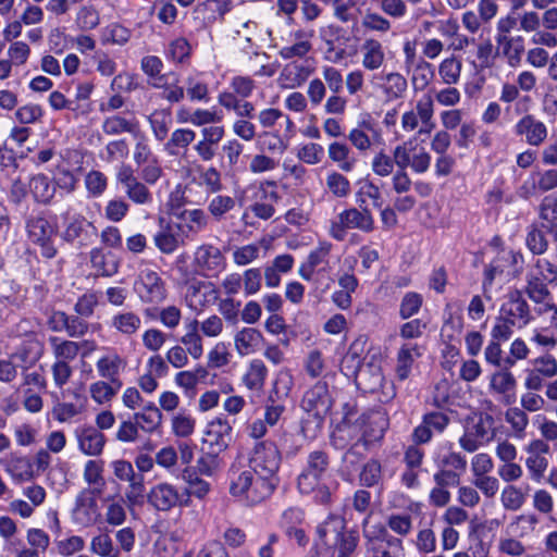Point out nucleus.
Listing matches in <instances>:
<instances>
[{
	"mask_svg": "<svg viewBox=\"0 0 557 557\" xmlns=\"http://www.w3.org/2000/svg\"><path fill=\"white\" fill-rule=\"evenodd\" d=\"M330 458L323 450L311 451L306 466L297 478V488L300 494L311 496L315 504L330 506L338 484H329L325 476L329 471Z\"/></svg>",
	"mask_w": 557,
	"mask_h": 557,
	"instance_id": "nucleus-1",
	"label": "nucleus"
},
{
	"mask_svg": "<svg viewBox=\"0 0 557 557\" xmlns=\"http://www.w3.org/2000/svg\"><path fill=\"white\" fill-rule=\"evenodd\" d=\"M331 407L329 384L324 380L318 381L306 391L301 399V408L307 413V417L301 419V433L306 438H314L318 435Z\"/></svg>",
	"mask_w": 557,
	"mask_h": 557,
	"instance_id": "nucleus-2",
	"label": "nucleus"
},
{
	"mask_svg": "<svg viewBox=\"0 0 557 557\" xmlns=\"http://www.w3.org/2000/svg\"><path fill=\"white\" fill-rule=\"evenodd\" d=\"M277 484L252 470L234 468L230 472V493L248 505H257L269 498Z\"/></svg>",
	"mask_w": 557,
	"mask_h": 557,
	"instance_id": "nucleus-3",
	"label": "nucleus"
},
{
	"mask_svg": "<svg viewBox=\"0 0 557 557\" xmlns=\"http://www.w3.org/2000/svg\"><path fill=\"white\" fill-rule=\"evenodd\" d=\"M557 280V267L545 258H537L529 268L524 292L534 304H544L550 292L547 284Z\"/></svg>",
	"mask_w": 557,
	"mask_h": 557,
	"instance_id": "nucleus-4",
	"label": "nucleus"
},
{
	"mask_svg": "<svg viewBox=\"0 0 557 557\" xmlns=\"http://www.w3.org/2000/svg\"><path fill=\"white\" fill-rule=\"evenodd\" d=\"M433 116V97L431 95H424L419 100H417L412 109L405 111L401 114V129L405 133H412L418 131L420 136L430 135L435 128Z\"/></svg>",
	"mask_w": 557,
	"mask_h": 557,
	"instance_id": "nucleus-5",
	"label": "nucleus"
},
{
	"mask_svg": "<svg viewBox=\"0 0 557 557\" xmlns=\"http://www.w3.org/2000/svg\"><path fill=\"white\" fill-rule=\"evenodd\" d=\"M359 230L371 233L374 230V219L368 208H349L337 214L331 223L330 233L333 238L343 240L347 230Z\"/></svg>",
	"mask_w": 557,
	"mask_h": 557,
	"instance_id": "nucleus-6",
	"label": "nucleus"
},
{
	"mask_svg": "<svg viewBox=\"0 0 557 557\" xmlns=\"http://www.w3.org/2000/svg\"><path fill=\"white\" fill-rule=\"evenodd\" d=\"M281 463V456L276 445L272 442L258 443L249 459V467L245 470H252L264 478L278 483L277 470Z\"/></svg>",
	"mask_w": 557,
	"mask_h": 557,
	"instance_id": "nucleus-7",
	"label": "nucleus"
},
{
	"mask_svg": "<svg viewBox=\"0 0 557 557\" xmlns=\"http://www.w3.org/2000/svg\"><path fill=\"white\" fill-rule=\"evenodd\" d=\"M363 536L366 539L364 557H400L404 555L403 541L388 535L383 527H380L376 534L367 527V520H364Z\"/></svg>",
	"mask_w": 557,
	"mask_h": 557,
	"instance_id": "nucleus-8",
	"label": "nucleus"
},
{
	"mask_svg": "<svg viewBox=\"0 0 557 557\" xmlns=\"http://www.w3.org/2000/svg\"><path fill=\"white\" fill-rule=\"evenodd\" d=\"M393 154L397 168H411L417 174L425 173L431 165V154L424 147L419 146L414 137L397 145Z\"/></svg>",
	"mask_w": 557,
	"mask_h": 557,
	"instance_id": "nucleus-9",
	"label": "nucleus"
},
{
	"mask_svg": "<svg viewBox=\"0 0 557 557\" xmlns=\"http://www.w3.org/2000/svg\"><path fill=\"white\" fill-rule=\"evenodd\" d=\"M98 494L89 488H83L76 496L71 518L74 524L81 528H90L101 521V509L98 504Z\"/></svg>",
	"mask_w": 557,
	"mask_h": 557,
	"instance_id": "nucleus-10",
	"label": "nucleus"
},
{
	"mask_svg": "<svg viewBox=\"0 0 557 557\" xmlns=\"http://www.w3.org/2000/svg\"><path fill=\"white\" fill-rule=\"evenodd\" d=\"M524 465L529 473V478L540 483L548 469L549 460L547 455L550 453L549 445L540 438L531 440L525 446Z\"/></svg>",
	"mask_w": 557,
	"mask_h": 557,
	"instance_id": "nucleus-11",
	"label": "nucleus"
},
{
	"mask_svg": "<svg viewBox=\"0 0 557 557\" xmlns=\"http://www.w3.org/2000/svg\"><path fill=\"white\" fill-rule=\"evenodd\" d=\"M314 72L315 65L313 60H290L282 67L276 82L281 89H297L301 87Z\"/></svg>",
	"mask_w": 557,
	"mask_h": 557,
	"instance_id": "nucleus-12",
	"label": "nucleus"
},
{
	"mask_svg": "<svg viewBox=\"0 0 557 557\" xmlns=\"http://www.w3.org/2000/svg\"><path fill=\"white\" fill-rule=\"evenodd\" d=\"M194 265L206 277H215L225 269L221 249L212 244H202L194 252Z\"/></svg>",
	"mask_w": 557,
	"mask_h": 557,
	"instance_id": "nucleus-13",
	"label": "nucleus"
},
{
	"mask_svg": "<svg viewBox=\"0 0 557 557\" xmlns=\"http://www.w3.org/2000/svg\"><path fill=\"white\" fill-rule=\"evenodd\" d=\"M500 314L508 321L517 324L518 329L525 327L534 320L531 307L519 289L508 293L506 300L500 307Z\"/></svg>",
	"mask_w": 557,
	"mask_h": 557,
	"instance_id": "nucleus-14",
	"label": "nucleus"
},
{
	"mask_svg": "<svg viewBox=\"0 0 557 557\" xmlns=\"http://www.w3.org/2000/svg\"><path fill=\"white\" fill-rule=\"evenodd\" d=\"M135 288L140 299L147 304H160L166 298L163 280L150 269H145L139 273Z\"/></svg>",
	"mask_w": 557,
	"mask_h": 557,
	"instance_id": "nucleus-15",
	"label": "nucleus"
},
{
	"mask_svg": "<svg viewBox=\"0 0 557 557\" xmlns=\"http://www.w3.org/2000/svg\"><path fill=\"white\" fill-rule=\"evenodd\" d=\"M147 499L154 509L160 511H169L177 505H189V498L182 500L177 488L165 482L152 486L147 495Z\"/></svg>",
	"mask_w": 557,
	"mask_h": 557,
	"instance_id": "nucleus-16",
	"label": "nucleus"
},
{
	"mask_svg": "<svg viewBox=\"0 0 557 557\" xmlns=\"http://www.w3.org/2000/svg\"><path fill=\"white\" fill-rule=\"evenodd\" d=\"M372 82L386 101L401 99L408 89V82L406 77L398 72H382L380 74H374Z\"/></svg>",
	"mask_w": 557,
	"mask_h": 557,
	"instance_id": "nucleus-17",
	"label": "nucleus"
},
{
	"mask_svg": "<svg viewBox=\"0 0 557 557\" xmlns=\"http://www.w3.org/2000/svg\"><path fill=\"white\" fill-rule=\"evenodd\" d=\"M225 136L224 126H206L200 129V139L194 145V150L203 162L212 161L218 146Z\"/></svg>",
	"mask_w": 557,
	"mask_h": 557,
	"instance_id": "nucleus-18",
	"label": "nucleus"
},
{
	"mask_svg": "<svg viewBox=\"0 0 557 557\" xmlns=\"http://www.w3.org/2000/svg\"><path fill=\"white\" fill-rule=\"evenodd\" d=\"M381 131L377 124L371 119H364L358 122L357 126L351 128L348 134V140L359 151H368L374 143L381 140Z\"/></svg>",
	"mask_w": 557,
	"mask_h": 557,
	"instance_id": "nucleus-19",
	"label": "nucleus"
},
{
	"mask_svg": "<svg viewBox=\"0 0 557 557\" xmlns=\"http://www.w3.org/2000/svg\"><path fill=\"white\" fill-rule=\"evenodd\" d=\"M232 441V426L221 418L210 421L203 433V443L207 444L213 453L224 450Z\"/></svg>",
	"mask_w": 557,
	"mask_h": 557,
	"instance_id": "nucleus-20",
	"label": "nucleus"
},
{
	"mask_svg": "<svg viewBox=\"0 0 557 557\" xmlns=\"http://www.w3.org/2000/svg\"><path fill=\"white\" fill-rule=\"evenodd\" d=\"M360 423L362 429L361 442L366 448H368L369 445L381 441L388 428V419L386 414L381 411L362 414Z\"/></svg>",
	"mask_w": 557,
	"mask_h": 557,
	"instance_id": "nucleus-21",
	"label": "nucleus"
},
{
	"mask_svg": "<svg viewBox=\"0 0 557 557\" xmlns=\"http://www.w3.org/2000/svg\"><path fill=\"white\" fill-rule=\"evenodd\" d=\"M449 423L447 414L438 411L423 416L422 422L413 430L412 441L416 444H425L431 441L433 433H442Z\"/></svg>",
	"mask_w": 557,
	"mask_h": 557,
	"instance_id": "nucleus-22",
	"label": "nucleus"
},
{
	"mask_svg": "<svg viewBox=\"0 0 557 557\" xmlns=\"http://www.w3.org/2000/svg\"><path fill=\"white\" fill-rule=\"evenodd\" d=\"M29 238L41 247V253L46 258H52L55 255V249L51 245V236L54 233L53 227L42 216L32 219L27 224Z\"/></svg>",
	"mask_w": 557,
	"mask_h": 557,
	"instance_id": "nucleus-23",
	"label": "nucleus"
},
{
	"mask_svg": "<svg viewBox=\"0 0 557 557\" xmlns=\"http://www.w3.org/2000/svg\"><path fill=\"white\" fill-rule=\"evenodd\" d=\"M386 52L383 44L373 37L366 38L360 46V63L364 71L376 72L384 66Z\"/></svg>",
	"mask_w": 557,
	"mask_h": 557,
	"instance_id": "nucleus-24",
	"label": "nucleus"
},
{
	"mask_svg": "<svg viewBox=\"0 0 557 557\" xmlns=\"http://www.w3.org/2000/svg\"><path fill=\"white\" fill-rule=\"evenodd\" d=\"M292 42L278 50L283 60L302 59L312 50L313 32L297 29L290 34Z\"/></svg>",
	"mask_w": 557,
	"mask_h": 557,
	"instance_id": "nucleus-25",
	"label": "nucleus"
},
{
	"mask_svg": "<svg viewBox=\"0 0 557 557\" xmlns=\"http://www.w3.org/2000/svg\"><path fill=\"white\" fill-rule=\"evenodd\" d=\"M422 356V346L412 342H405L396 354L395 373L398 380L405 381L409 377L413 364Z\"/></svg>",
	"mask_w": 557,
	"mask_h": 557,
	"instance_id": "nucleus-26",
	"label": "nucleus"
},
{
	"mask_svg": "<svg viewBox=\"0 0 557 557\" xmlns=\"http://www.w3.org/2000/svg\"><path fill=\"white\" fill-rule=\"evenodd\" d=\"M515 133L518 136H524L525 141L531 146H540L547 138V127L533 115L522 116L515 125Z\"/></svg>",
	"mask_w": 557,
	"mask_h": 557,
	"instance_id": "nucleus-27",
	"label": "nucleus"
},
{
	"mask_svg": "<svg viewBox=\"0 0 557 557\" xmlns=\"http://www.w3.org/2000/svg\"><path fill=\"white\" fill-rule=\"evenodd\" d=\"M75 436L78 443V448L83 454L92 457H97L102 454L106 437L98 429L91 425L82 426L75 430Z\"/></svg>",
	"mask_w": 557,
	"mask_h": 557,
	"instance_id": "nucleus-28",
	"label": "nucleus"
},
{
	"mask_svg": "<svg viewBox=\"0 0 557 557\" xmlns=\"http://www.w3.org/2000/svg\"><path fill=\"white\" fill-rule=\"evenodd\" d=\"M160 230L153 236L156 247L165 255L173 253L184 244V236L177 230L176 224L164 223V219H159Z\"/></svg>",
	"mask_w": 557,
	"mask_h": 557,
	"instance_id": "nucleus-29",
	"label": "nucleus"
},
{
	"mask_svg": "<svg viewBox=\"0 0 557 557\" xmlns=\"http://www.w3.org/2000/svg\"><path fill=\"white\" fill-rule=\"evenodd\" d=\"M264 337L255 327L246 326L238 330L234 335V348L239 357L256 354L262 346Z\"/></svg>",
	"mask_w": 557,
	"mask_h": 557,
	"instance_id": "nucleus-30",
	"label": "nucleus"
},
{
	"mask_svg": "<svg viewBox=\"0 0 557 557\" xmlns=\"http://www.w3.org/2000/svg\"><path fill=\"white\" fill-rule=\"evenodd\" d=\"M127 361L116 351L110 350L101 356L96 362V369L102 380L115 383L121 381L120 375L125 370Z\"/></svg>",
	"mask_w": 557,
	"mask_h": 557,
	"instance_id": "nucleus-31",
	"label": "nucleus"
},
{
	"mask_svg": "<svg viewBox=\"0 0 557 557\" xmlns=\"http://www.w3.org/2000/svg\"><path fill=\"white\" fill-rule=\"evenodd\" d=\"M178 219L181 224H176L177 230L187 238L200 233L208 225V216L201 209H186L178 214Z\"/></svg>",
	"mask_w": 557,
	"mask_h": 557,
	"instance_id": "nucleus-32",
	"label": "nucleus"
},
{
	"mask_svg": "<svg viewBox=\"0 0 557 557\" xmlns=\"http://www.w3.org/2000/svg\"><path fill=\"white\" fill-rule=\"evenodd\" d=\"M133 419L140 430L151 434L161 428L163 414L153 403L149 401L140 411L134 413Z\"/></svg>",
	"mask_w": 557,
	"mask_h": 557,
	"instance_id": "nucleus-33",
	"label": "nucleus"
},
{
	"mask_svg": "<svg viewBox=\"0 0 557 557\" xmlns=\"http://www.w3.org/2000/svg\"><path fill=\"white\" fill-rule=\"evenodd\" d=\"M497 54L507 59L510 65L520 62L524 52V41L521 36L495 37Z\"/></svg>",
	"mask_w": 557,
	"mask_h": 557,
	"instance_id": "nucleus-34",
	"label": "nucleus"
},
{
	"mask_svg": "<svg viewBox=\"0 0 557 557\" xmlns=\"http://www.w3.org/2000/svg\"><path fill=\"white\" fill-rule=\"evenodd\" d=\"M345 521L338 516L331 515L317 528L320 541L331 547L334 546L339 536L345 532Z\"/></svg>",
	"mask_w": 557,
	"mask_h": 557,
	"instance_id": "nucleus-35",
	"label": "nucleus"
},
{
	"mask_svg": "<svg viewBox=\"0 0 557 557\" xmlns=\"http://www.w3.org/2000/svg\"><path fill=\"white\" fill-rule=\"evenodd\" d=\"M488 387L492 393L502 395L509 403V395L515 393L517 380L510 370L500 369L491 374Z\"/></svg>",
	"mask_w": 557,
	"mask_h": 557,
	"instance_id": "nucleus-36",
	"label": "nucleus"
},
{
	"mask_svg": "<svg viewBox=\"0 0 557 557\" xmlns=\"http://www.w3.org/2000/svg\"><path fill=\"white\" fill-rule=\"evenodd\" d=\"M502 261L511 262L512 264H518L522 262V256L518 252L509 251L506 255L498 257L495 259L488 267L485 268L484 271V281H483V293L486 299H491L490 289L492 287L493 281L497 275H500L504 272Z\"/></svg>",
	"mask_w": 557,
	"mask_h": 557,
	"instance_id": "nucleus-37",
	"label": "nucleus"
},
{
	"mask_svg": "<svg viewBox=\"0 0 557 557\" xmlns=\"http://www.w3.org/2000/svg\"><path fill=\"white\" fill-rule=\"evenodd\" d=\"M122 387V381L112 383L106 380H99L89 385L88 392L90 398L99 406L109 405Z\"/></svg>",
	"mask_w": 557,
	"mask_h": 557,
	"instance_id": "nucleus-38",
	"label": "nucleus"
},
{
	"mask_svg": "<svg viewBox=\"0 0 557 557\" xmlns=\"http://www.w3.org/2000/svg\"><path fill=\"white\" fill-rule=\"evenodd\" d=\"M355 380L360 389L366 393H373L382 386L384 376L379 366L366 364L357 371Z\"/></svg>",
	"mask_w": 557,
	"mask_h": 557,
	"instance_id": "nucleus-39",
	"label": "nucleus"
},
{
	"mask_svg": "<svg viewBox=\"0 0 557 557\" xmlns=\"http://www.w3.org/2000/svg\"><path fill=\"white\" fill-rule=\"evenodd\" d=\"M111 326L119 334L125 337H132L139 332L141 327V319L133 311H122L112 317Z\"/></svg>",
	"mask_w": 557,
	"mask_h": 557,
	"instance_id": "nucleus-40",
	"label": "nucleus"
},
{
	"mask_svg": "<svg viewBox=\"0 0 557 557\" xmlns=\"http://www.w3.org/2000/svg\"><path fill=\"white\" fill-rule=\"evenodd\" d=\"M257 120L263 128H272L280 120H283L287 138H290L295 132L293 120L277 108H264L260 110L257 114Z\"/></svg>",
	"mask_w": 557,
	"mask_h": 557,
	"instance_id": "nucleus-41",
	"label": "nucleus"
},
{
	"mask_svg": "<svg viewBox=\"0 0 557 557\" xmlns=\"http://www.w3.org/2000/svg\"><path fill=\"white\" fill-rule=\"evenodd\" d=\"M462 61L459 57L451 54L438 64V76L443 84L448 86L457 85L461 78Z\"/></svg>",
	"mask_w": 557,
	"mask_h": 557,
	"instance_id": "nucleus-42",
	"label": "nucleus"
},
{
	"mask_svg": "<svg viewBox=\"0 0 557 557\" xmlns=\"http://www.w3.org/2000/svg\"><path fill=\"white\" fill-rule=\"evenodd\" d=\"M83 478L89 486V491H95V494L100 495L106 486L103 462L96 459L88 460L84 466Z\"/></svg>",
	"mask_w": 557,
	"mask_h": 557,
	"instance_id": "nucleus-43",
	"label": "nucleus"
},
{
	"mask_svg": "<svg viewBox=\"0 0 557 557\" xmlns=\"http://www.w3.org/2000/svg\"><path fill=\"white\" fill-rule=\"evenodd\" d=\"M528 498V491L515 484H506L499 496L500 504L505 510L518 511L520 510Z\"/></svg>",
	"mask_w": 557,
	"mask_h": 557,
	"instance_id": "nucleus-44",
	"label": "nucleus"
},
{
	"mask_svg": "<svg viewBox=\"0 0 557 557\" xmlns=\"http://www.w3.org/2000/svg\"><path fill=\"white\" fill-rule=\"evenodd\" d=\"M4 467L5 471L15 481H29L34 478L33 465L26 457L11 455L5 459Z\"/></svg>",
	"mask_w": 557,
	"mask_h": 557,
	"instance_id": "nucleus-45",
	"label": "nucleus"
},
{
	"mask_svg": "<svg viewBox=\"0 0 557 557\" xmlns=\"http://www.w3.org/2000/svg\"><path fill=\"white\" fill-rule=\"evenodd\" d=\"M200 296H210L214 300L218 299V290L211 283L197 282L193 283L187 288L186 300L188 306L194 309L203 308L207 305L206 299H201Z\"/></svg>",
	"mask_w": 557,
	"mask_h": 557,
	"instance_id": "nucleus-46",
	"label": "nucleus"
},
{
	"mask_svg": "<svg viewBox=\"0 0 557 557\" xmlns=\"http://www.w3.org/2000/svg\"><path fill=\"white\" fill-rule=\"evenodd\" d=\"M196 138V132L190 128H176L172 132L164 148L170 156H178L182 150L186 151Z\"/></svg>",
	"mask_w": 557,
	"mask_h": 557,
	"instance_id": "nucleus-47",
	"label": "nucleus"
},
{
	"mask_svg": "<svg viewBox=\"0 0 557 557\" xmlns=\"http://www.w3.org/2000/svg\"><path fill=\"white\" fill-rule=\"evenodd\" d=\"M268 369L262 360L252 359L243 376L245 386L250 391H261L264 386Z\"/></svg>",
	"mask_w": 557,
	"mask_h": 557,
	"instance_id": "nucleus-48",
	"label": "nucleus"
},
{
	"mask_svg": "<svg viewBox=\"0 0 557 557\" xmlns=\"http://www.w3.org/2000/svg\"><path fill=\"white\" fill-rule=\"evenodd\" d=\"M29 190L37 201L48 203L54 197L55 185L47 175L39 173L29 180Z\"/></svg>",
	"mask_w": 557,
	"mask_h": 557,
	"instance_id": "nucleus-49",
	"label": "nucleus"
},
{
	"mask_svg": "<svg viewBox=\"0 0 557 557\" xmlns=\"http://www.w3.org/2000/svg\"><path fill=\"white\" fill-rule=\"evenodd\" d=\"M153 136L157 140L163 141L168 135L172 124V114L168 109H156L148 116Z\"/></svg>",
	"mask_w": 557,
	"mask_h": 557,
	"instance_id": "nucleus-50",
	"label": "nucleus"
},
{
	"mask_svg": "<svg viewBox=\"0 0 557 557\" xmlns=\"http://www.w3.org/2000/svg\"><path fill=\"white\" fill-rule=\"evenodd\" d=\"M137 129L138 123L135 120H128L119 114L108 116L102 123L103 133L110 136L123 133L134 134Z\"/></svg>",
	"mask_w": 557,
	"mask_h": 557,
	"instance_id": "nucleus-51",
	"label": "nucleus"
},
{
	"mask_svg": "<svg viewBox=\"0 0 557 557\" xmlns=\"http://www.w3.org/2000/svg\"><path fill=\"white\" fill-rule=\"evenodd\" d=\"M329 158L338 164L343 172H351L355 168L356 160L350 158V148L339 141H333L327 147Z\"/></svg>",
	"mask_w": 557,
	"mask_h": 557,
	"instance_id": "nucleus-52",
	"label": "nucleus"
},
{
	"mask_svg": "<svg viewBox=\"0 0 557 557\" xmlns=\"http://www.w3.org/2000/svg\"><path fill=\"white\" fill-rule=\"evenodd\" d=\"M90 552L100 557H120V548L108 532H100L91 539Z\"/></svg>",
	"mask_w": 557,
	"mask_h": 557,
	"instance_id": "nucleus-53",
	"label": "nucleus"
},
{
	"mask_svg": "<svg viewBox=\"0 0 557 557\" xmlns=\"http://www.w3.org/2000/svg\"><path fill=\"white\" fill-rule=\"evenodd\" d=\"M49 342L57 360H63L66 362L74 360L81 350V345H78L77 342L61 339L55 336L50 337Z\"/></svg>",
	"mask_w": 557,
	"mask_h": 557,
	"instance_id": "nucleus-54",
	"label": "nucleus"
},
{
	"mask_svg": "<svg viewBox=\"0 0 557 557\" xmlns=\"http://www.w3.org/2000/svg\"><path fill=\"white\" fill-rule=\"evenodd\" d=\"M126 508L124 499L107 498L104 520L111 527H120L126 521Z\"/></svg>",
	"mask_w": 557,
	"mask_h": 557,
	"instance_id": "nucleus-55",
	"label": "nucleus"
},
{
	"mask_svg": "<svg viewBox=\"0 0 557 557\" xmlns=\"http://www.w3.org/2000/svg\"><path fill=\"white\" fill-rule=\"evenodd\" d=\"M475 58L481 69H488L493 65L497 50L495 51L494 45L491 38H482L481 36L475 38Z\"/></svg>",
	"mask_w": 557,
	"mask_h": 557,
	"instance_id": "nucleus-56",
	"label": "nucleus"
},
{
	"mask_svg": "<svg viewBox=\"0 0 557 557\" xmlns=\"http://www.w3.org/2000/svg\"><path fill=\"white\" fill-rule=\"evenodd\" d=\"M540 218L545 228L557 232V194L543 198L540 205Z\"/></svg>",
	"mask_w": 557,
	"mask_h": 557,
	"instance_id": "nucleus-57",
	"label": "nucleus"
},
{
	"mask_svg": "<svg viewBox=\"0 0 557 557\" xmlns=\"http://www.w3.org/2000/svg\"><path fill=\"white\" fill-rule=\"evenodd\" d=\"M184 84L190 101L208 102L210 100L209 86L198 75H189Z\"/></svg>",
	"mask_w": 557,
	"mask_h": 557,
	"instance_id": "nucleus-58",
	"label": "nucleus"
},
{
	"mask_svg": "<svg viewBox=\"0 0 557 557\" xmlns=\"http://www.w3.org/2000/svg\"><path fill=\"white\" fill-rule=\"evenodd\" d=\"M325 185L327 190L336 198H345L351 190L349 180L336 171H332L326 175Z\"/></svg>",
	"mask_w": 557,
	"mask_h": 557,
	"instance_id": "nucleus-59",
	"label": "nucleus"
},
{
	"mask_svg": "<svg viewBox=\"0 0 557 557\" xmlns=\"http://www.w3.org/2000/svg\"><path fill=\"white\" fill-rule=\"evenodd\" d=\"M505 421L510 425L516 436H524L525 430L529 425V417L522 408H508L505 412Z\"/></svg>",
	"mask_w": 557,
	"mask_h": 557,
	"instance_id": "nucleus-60",
	"label": "nucleus"
},
{
	"mask_svg": "<svg viewBox=\"0 0 557 557\" xmlns=\"http://www.w3.org/2000/svg\"><path fill=\"white\" fill-rule=\"evenodd\" d=\"M361 25L366 30L385 34L392 29V23L377 12L367 10L361 18Z\"/></svg>",
	"mask_w": 557,
	"mask_h": 557,
	"instance_id": "nucleus-61",
	"label": "nucleus"
},
{
	"mask_svg": "<svg viewBox=\"0 0 557 557\" xmlns=\"http://www.w3.org/2000/svg\"><path fill=\"white\" fill-rule=\"evenodd\" d=\"M90 225L91 223L87 222L83 215L74 214L67 219V223L63 232V238L70 243L79 240L85 234V227Z\"/></svg>",
	"mask_w": 557,
	"mask_h": 557,
	"instance_id": "nucleus-62",
	"label": "nucleus"
},
{
	"mask_svg": "<svg viewBox=\"0 0 557 557\" xmlns=\"http://www.w3.org/2000/svg\"><path fill=\"white\" fill-rule=\"evenodd\" d=\"M84 183L88 194L96 198L102 196L108 187L107 176L98 170L89 171L85 176Z\"/></svg>",
	"mask_w": 557,
	"mask_h": 557,
	"instance_id": "nucleus-63",
	"label": "nucleus"
},
{
	"mask_svg": "<svg viewBox=\"0 0 557 557\" xmlns=\"http://www.w3.org/2000/svg\"><path fill=\"white\" fill-rule=\"evenodd\" d=\"M530 369L549 380L557 375V360L553 355L546 354L533 359Z\"/></svg>",
	"mask_w": 557,
	"mask_h": 557,
	"instance_id": "nucleus-64",
	"label": "nucleus"
}]
</instances>
